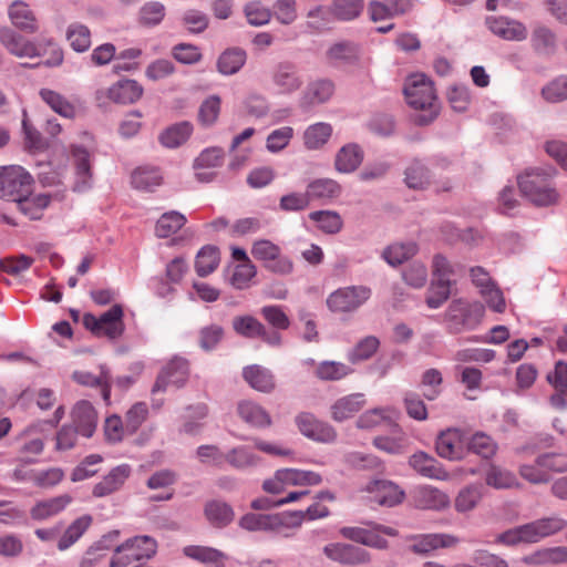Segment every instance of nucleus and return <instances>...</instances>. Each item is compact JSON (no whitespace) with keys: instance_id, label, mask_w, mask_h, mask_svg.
I'll return each instance as SVG.
<instances>
[{"instance_id":"56","label":"nucleus","mask_w":567,"mask_h":567,"mask_svg":"<svg viewBox=\"0 0 567 567\" xmlns=\"http://www.w3.org/2000/svg\"><path fill=\"white\" fill-rule=\"evenodd\" d=\"M373 445L388 454L400 455L406 451L408 439L401 430H398L393 436L380 435L374 437Z\"/></svg>"},{"instance_id":"16","label":"nucleus","mask_w":567,"mask_h":567,"mask_svg":"<svg viewBox=\"0 0 567 567\" xmlns=\"http://www.w3.org/2000/svg\"><path fill=\"white\" fill-rule=\"evenodd\" d=\"M0 42L11 54L18 58H35L41 55L34 42L8 27L0 28Z\"/></svg>"},{"instance_id":"46","label":"nucleus","mask_w":567,"mask_h":567,"mask_svg":"<svg viewBox=\"0 0 567 567\" xmlns=\"http://www.w3.org/2000/svg\"><path fill=\"white\" fill-rule=\"evenodd\" d=\"M184 554L187 557L198 560L200 563H204L210 567H224L225 566V559H226L225 554L218 549L213 548V547L187 546L184 548Z\"/></svg>"},{"instance_id":"25","label":"nucleus","mask_w":567,"mask_h":567,"mask_svg":"<svg viewBox=\"0 0 567 567\" xmlns=\"http://www.w3.org/2000/svg\"><path fill=\"white\" fill-rule=\"evenodd\" d=\"M131 467L127 464H122L110 471L97 484L93 487V495L95 497H105L118 491L128 478Z\"/></svg>"},{"instance_id":"17","label":"nucleus","mask_w":567,"mask_h":567,"mask_svg":"<svg viewBox=\"0 0 567 567\" xmlns=\"http://www.w3.org/2000/svg\"><path fill=\"white\" fill-rule=\"evenodd\" d=\"M409 465L426 478L447 481L451 477L442 463L423 451L412 454L409 458Z\"/></svg>"},{"instance_id":"64","label":"nucleus","mask_w":567,"mask_h":567,"mask_svg":"<svg viewBox=\"0 0 567 567\" xmlns=\"http://www.w3.org/2000/svg\"><path fill=\"white\" fill-rule=\"evenodd\" d=\"M221 100L218 95H210L203 101L198 110V121L203 126L214 125L220 113Z\"/></svg>"},{"instance_id":"10","label":"nucleus","mask_w":567,"mask_h":567,"mask_svg":"<svg viewBox=\"0 0 567 567\" xmlns=\"http://www.w3.org/2000/svg\"><path fill=\"white\" fill-rule=\"evenodd\" d=\"M466 435L460 429H447L442 431L435 441V449L439 456L449 461H460L466 454Z\"/></svg>"},{"instance_id":"42","label":"nucleus","mask_w":567,"mask_h":567,"mask_svg":"<svg viewBox=\"0 0 567 567\" xmlns=\"http://www.w3.org/2000/svg\"><path fill=\"white\" fill-rule=\"evenodd\" d=\"M72 498L69 495H60L50 499L38 502L31 508V517L35 520H43L62 512Z\"/></svg>"},{"instance_id":"38","label":"nucleus","mask_w":567,"mask_h":567,"mask_svg":"<svg viewBox=\"0 0 567 567\" xmlns=\"http://www.w3.org/2000/svg\"><path fill=\"white\" fill-rule=\"evenodd\" d=\"M340 534L354 543L378 548V549H385L388 547V540L381 537L375 530L373 529H365L361 527H342L340 529Z\"/></svg>"},{"instance_id":"19","label":"nucleus","mask_w":567,"mask_h":567,"mask_svg":"<svg viewBox=\"0 0 567 567\" xmlns=\"http://www.w3.org/2000/svg\"><path fill=\"white\" fill-rule=\"evenodd\" d=\"M485 22L493 34L504 40L523 41L527 38V29L519 21L505 17H487Z\"/></svg>"},{"instance_id":"61","label":"nucleus","mask_w":567,"mask_h":567,"mask_svg":"<svg viewBox=\"0 0 567 567\" xmlns=\"http://www.w3.org/2000/svg\"><path fill=\"white\" fill-rule=\"evenodd\" d=\"M454 281H442L441 279H432L427 289L425 302L431 309L440 308L451 295V287Z\"/></svg>"},{"instance_id":"63","label":"nucleus","mask_w":567,"mask_h":567,"mask_svg":"<svg viewBox=\"0 0 567 567\" xmlns=\"http://www.w3.org/2000/svg\"><path fill=\"white\" fill-rule=\"evenodd\" d=\"M233 329L245 338H259L265 333V326L252 316H239L233 319Z\"/></svg>"},{"instance_id":"33","label":"nucleus","mask_w":567,"mask_h":567,"mask_svg":"<svg viewBox=\"0 0 567 567\" xmlns=\"http://www.w3.org/2000/svg\"><path fill=\"white\" fill-rule=\"evenodd\" d=\"M243 377L252 389L259 392L269 393L276 386L271 371L258 364L246 367Z\"/></svg>"},{"instance_id":"14","label":"nucleus","mask_w":567,"mask_h":567,"mask_svg":"<svg viewBox=\"0 0 567 567\" xmlns=\"http://www.w3.org/2000/svg\"><path fill=\"white\" fill-rule=\"evenodd\" d=\"M188 362L183 358H174L158 374L152 392L165 391L169 384L181 388L188 378Z\"/></svg>"},{"instance_id":"4","label":"nucleus","mask_w":567,"mask_h":567,"mask_svg":"<svg viewBox=\"0 0 567 567\" xmlns=\"http://www.w3.org/2000/svg\"><path fill=\"white\" fill-rule=\"evenodd\" d=\"M485 315L484 306L478 301L454 299L444 313V323L450 334H460L475 330Z\"/></svg>"},{"instance_id":"11","label":"nucleus","mask_w":567,"mask_h":567,"mask_svg":"<svg viewBox=\"0 0 567 567\" xmlns=\"http://www.w3.org/2000/svg\"><path fill=\"white\" fill-rule=\"evenodd\" d=\"M270 78L274 86L280 94H293L303 84L297 65L291 61H280L275 64Z\"/></svg>"},{"instance_id":"39","label":"nucleus","mask_w":567,"mask_h":567,"mask_svg":"<svg viewBox=\"0 0 567 567\" xmlns=\"http://www.w3.org/2000/svg\"><path fill=\"white\" fill-rule=\"evenodd\" d=\"M208 415V406L205 403L192 404L186 408V414L183 416L181 433L195 436L203 430L202 421Z\"/></svg>"},{"instance_id":"57","label":"nucleus","mask_w":567,"mask_h":567,"mask_svg":"<svg viewBox=\"0 0 567 567\" xmlns=\"http://www.w3.org/2000/svg\"><path fill=\"white\" fill-rule=\"evenodd\" d=\"M66 40L76 52H85L91 47V31L80 22H73L68 27Z\"/></svg>"},{"instance_id":"2","label":"nucleus","mask_w":567,"mask_h":567,"mask_svg":"<svg viewBox=\"0 0 567 567\" xmlns=\"http://www.w3.org/2000/svg\"><path fill=\"white\" fill-rule=\"evenodd\" d=\"M404 95L408 104L419 114L414 116V122L419 125H429L439 115L440 106L437 103L433 82L422 73L409 76L404 84Z\"/></svg>"},{"instance_id":"35","label":"nucleus","mask_w":567,"mask_h":567,"mask_svg":"<svg viewBox=\"0 0 567 567\" xmlns=\"http://www.w3.org/2000/svg\"><path fill=\"white\" fill-rule=\"evenodd\" d=\"M360 54V45L348 40L336 42L327 50L328 60L334 64H353Z\"/></svg>"},{"instance_id":"15","label":"nucleus","mask_w":567,"mask_h":567,"mask_svg":"<svg viewBox=\"0 0 567 567\" xmlns=\"http://www.w3.org/2000/svg\"><path fill=\"white\" fill-rule=\"evenodd\" d=\"M334 83L329 79H317L308 83L299 99V106L305 111L327 103L334 94Z\"/></svg>"},{"instance_id":"48","label":"nucleus","mask_w":567,"mask_h":567,"mask_svg":"<svg viewBox=\"0 0 567 567\" xmlns=\"http://www.w3.org/2000/svg\"><path fill=\"white\" fill-rule=\"evenodd\" d=\"M417 505L426 509L440 511L450 505L449 496L442 491L432 487L424 486L417 491L416 495Z\"/></svg>"},{"instance_id":"28","label":"nucleus","mask_w":567,"mask_h":567,"mask_svg":"<svg viewBox=\"0 0 567 567\" xmlns=\"http://www.w3.org/2000/svg\"><path fill=\"white\" fill-rule=\"evenodd\" d=\"M367 401L363 393H352L338 399L330 408L331 417L342 422L359 412Z\"/></svg>"},{"instance_id":"49","label":"nucleus","mask_w":567,"mask_h":567,"mask_svg":"<svg viewBox=\"0 0 567 567\" xmlns=\"http://www.w3.org/2000/svg\"><path fill=\"white\" fill-rule=\"evenodd\" d=\"M310 200L332 199L341 194V186L331 178H318L307 185Z\"/></svg>"},{"instance_id":"21","label":"nucleus","mask_w":567,"mask_h":567,"mask_svg":"<svg viewBox=\"0 0 567 567\" xmlns=\"http://www.w3.org/2000/svg\"><path fill=\"white\" fill-rule=\"evenodd\" d=\"M90 153L81 146L72 147V163L75 169V182L73 189L75 192H85L92 185V172L90 164Z\"/></svg>"},{"instance_id":"58","label":"nucleus","mask_w":567,"mask_h":567,"mask_svg":"<svg viewBox=\"0 0 567 567\" xmlns=\"http://www.w3.org/2000/svg\"><path fill=\"white\" fill-rule=\"evenodd\" d=\"M207 519L215 526L223 527L234 519V511L230 505L221 501L209 502L205 507Z\"/></svg>"},{"instance_id":"45","label":"nucleus","mask_w":567,"mask_h":567,"mask_svg":"<svg viewBox=\"0 0 567 567\" xmlns=\"http://www.w3.org/2000/svg\"><path fill=\"white\" fill-rule=\"evenodd\" d=\"M91 515H82L70 524L58 542L59 550L63 551L75 544L92 524Z\"/></svg>"},{"instance_id":"18","label":"nucleus","mask_w":567,"mask_h":567,"mask_svg":"<svg viewBox=\"0 0 567 567\" xmlns=\"http://www.w3.org/2000/svg\"><path fill=\"white\" fill-rule=\"evenodd\" d=\"M239 526L249 532L265 530L278 532L281 527L288 526L285 514H254L248 513L239 520Z\"/></svg>"},{"instance_id":"62","label":"nucleus","mask_w":567,"mask_h":567,"mask_svg":"<svg viewBox=\"0 0 567 567\" xmlns=\"http://www.w3.org/2000/svg\"><path fill=\"white\" fill-rule=\"evenodd\" d=\"M429 169L419 161L412 162L405 169V184L412 189H423L430 183Z\"/></svg>"},{"instance_id":"54","label":"nucleus","mask_w":567,"mask_h":567,"mask_svg":"<svg viewBox=\"0 0 567 567\" xmlns=\"http://www.w3.org/2000/svg\"><path fill=\"white\" fill-rule=\"evenodd\" d=\"M219 265V251L215 246L203 247L195 260V270L199 277L210 275Z\"/></svg>"},{"instance_id":"22","label":"nucleus","mask_w":567,"mask_h":567,"mask_svg":"<svg viewBox=\"0 0 567 567\" xmlns=\"http://www.w3.org/2000/svg\"><path fill=\"white\" fill-rule=\"evenodd\" d=\"M460 539L451 534H424L413 537L411 549L416 554H429L439 548L456 546Z\"/></svg>"},{"instance_id":"37","label":"nucleus","mask_w":567,"mask_h":567,"mask_svg":"<svg viewBox=\"0 0 567 567\" xmlns=\"http://www.w3.org/2000/svg\"><path fill=\"white\" fill-rule=\"evenodd\" d=\"M39 94L53 112L70 120L76 117L79 113L78 106L62 94L50 89H41Z\"/></svg>"},{"instance_id":"3","label":"nucleus","mask_w":567,"mask_h":567,"mask_svg":"<svg viewBox=\"0 0 567 567\" xmlns=\"http://www.w3.org/2000/svg\"><path fill=\"white\" fill-rule=\"evenodd\" d=\"M554 168H528L518 176L519 189L530 203L536 206L556 204L559 194L553 182Z\"/></svg>"},{"instance_id":"7","label":"nucleus","mask_w":567,"mask_h":567,"mask_svg":"<svg viewBox=\"0 0 567 567\" xmlns=\"http://www.w3.org/2000/svg\"><path fill=\"white\" fill-rule=\"evenodd\" d=\"M124 311L121 305H113L107 311L96 317L92 313L83 316V324L96 337H106L111 340L120 338L125 329Z\"/></svg>"},{"instance_id":"52","label":"nucleus","mask_w":567,"mask_h":567,"mask_svg":"<svg viewBox=\"0 0 567 567\" xmlns=\"http://www.w3.org/2000/svg\"><path fill=\"white\" fill-rule=\"evenodd\" d=\"M186 224V217L176 210L164 213L157 220L155 231L159 238H167Z\"/></svg>"},{"instance_id":"50","label":"nucleus","mask_w":567,"mask_h":567,"mask_svg":"<svg viewBox=\"0 0 567 567\" xmlns=\"http://www.w3.org/2000/svg\"><path fill=\"white\" fill-rule=\"evenodd\" d=\"M485 483L496 489L512 488L518 485L513 472L496 464H491L485 474Z\"/></svg>"},{"instance_id":"40","label":"nucleus","mask_w":567,"mask_h":567,"mask_svg":"<svg viewBox=\"0 0 567 567\" xmlns=\"http://www.w3.org/2000/svg\"><path fill=\"white\" fill-rule=\"evenodd\" d=\"M132 185L136 189L153 192L163 183V175L158 167L140 166L131 176Z\"/></svg>"},{"instance_id":"24","label":"nucleus","mask_w":567,"mask_h":567,"mask_svg":"<svg viewBox=\"0 0 567 567\" xmlns=\"http://www.w3.org/2000/svg\"><path fill=\"white\" fill-rule=\"evenodd\" d=\"M72 379L84 386L101 388V394L106 404L111 403V372L105 365H100V374L94 375L89 371H74Z\"/></svg>"},{"instance_id":"30","label":"nucleus","mask_w":567,"mask_h":567,"mask_svg":"<svg viewBox=\"0 0 567 567\" xmlns=\"http://www.w3.org/2000/svg\"><path fill=\"white\" fill-rule=\"evenodd\" d=\"M247 61V53L244 49L234 47L223 51L216 62L217 71L225 75L238 73Z\"/></svg>"},{"instance_id":"47","label":"nucleus","mask_w":567,"mask_h":567,"mask_svg":"<svg viewBox=\"0 0 567 567\" xmlns=\"http://www.w3.org/2000/svg\"><path fill=\"white\" fill-rule=\"evenodd\" d=\"M417 252V245L414 241L396 243L388 246L382 251V258L392 267H396Z\"/></svg>"},{"instance_id":"20","label":"nucleus","mask_w":567,"mask_h":567,"mask_svg":"<svg viewBox=\"0 0 567 567\" xmlns=\"http://www.w3.org/2000/svg\"><path fill=\"white\" fill-rule=\"evenodd\" d=\"M370 499L382 506L392 507L402 502L404 493L390 481L375 480L365 486Z\"/></svg>"},{"instance_id":"53","label":"nucleus","mask_w":567,"mask_h":567,"mask_svg":"<svg viewBox=\"0 0 567 567\" xmlns=\"http://www.w3.org/2000/svg\"><path fill=\"white\" fill-rule=\"evenodd\" d=\"M352 372L347 364L338 361H321L316 364L315 375L322 381H338Z\"/></svg>"},{"instance_id":"26","label":"nucleus","mask_w":567,"mask_h":567,"mask_svg":"<svg viewBox=\"0 0 567 567\" xmlns=\"http://www.w3.org/2000/svg\"><path fill=\"white\" fill-rule=\"evenodd\" d=\"M226 463L237 470L247 471L260 465L262 458L249 445H237L225 454Z\"/></svg>"},{"instance_id":"13","label":"nucleus","mask_w":567,"mask_h":567,"mask_svg":"<svg viewBox=\"0 0 567 567\" xmlns=\"http://www.w3.org/2000/svg\"><path fill=\"white\" fill-rule=\"evenodd\" d=\"M296 424L302 435L313 441L332 443L337 439L336 430L330 424L319 421L311 413H299L296 416Z\"/></svg>"},{"instance_id":"31","label":"nucleus","mask_w":567,"mask_h":567,"mask_svg":"<svg viewBox=\"0 0 567 567\" xmlns=\"http://www.w3.org/2000/svg\"><path fill=\"white\" fill-rule=\"evenodd\" d=\"M363 161V151L355 143H349L342 146L334 161V167L338 172L349 174L354 172Z\"/></svg>"},{"instance_id":"27","label":"nucleus","mask_w":567,"mask_h":567,"mask_svg":"<svg viewBox=\"0 0 567 567\" xmlns=\"http://www.w3.org/2000/svg\"><path fill=\"white\" fill-rule=\"evenodd\" d=\"M118 535V530L110 532L90 546L80 561V567H95L113 549Z\"/></svg>"},{"instance_id":"34","label":"nucleus","mask_w":567,"mask_h":567,"mask_svg":"<svg viewBox=\"0 0 567 567\" xmlns=\"http://www.w3.org/2000/svg\"><path fill=\"white\" fill-rule=\"evenodd\" d=\"M237 412L240 419L252 427H268L272 423L269 413L252 401L239 402Z\"/></svg>"},{"instance_id":"60","label":"nucleus","mask_w":567,"mask_h":567,"mask_svg":"<svg viewBox=\"0 0 567 567\" xmlns=\"http://www.w3.org/2000/svg\"><path fill=\"white\" fill-rule=\"evenodd\" d=\"M380 341L374 336H368L361 339L349 352L348 360L355 364L370 359L379 349Z\"/></svg>"},{"instance_id":"9","label":"nucleus","mask_w":567,"mask_h":567,"mask_svg":"<svg viewBox=\"0 0 567 567\" xmlns=\"http://www.w3.org/2000/svg\"><path fill=\"white\" fill-rule=\"evenodd\" d=\"M371 297V289L365 286L340 288L327 299L328 308L333 312H352Z\"/></svg>"},{"instance_id":"55","label":"nucleus","mask_w":567,"mask_h":567,"mask_svg":"<svg viewBox=\"0 0 567 567\" xmlns=\"http://www.w3.org/2000/svg\"><path fill=\"white\" fill-rule=\"evenodd\" d=\"M483 497V486L472 484L462 488L455 498V509L458 513H466L474 509Z\"/></svg>"},{"instance_id":"6","label":"nucleus","mask_w":567,"mask_h":567,"mask_svg":"<svg viewBox=\"0 0 567 567\" xmlns=\"http://www.w3.org/2000/svg\"><path fill=\"white\" fill-rule=\"evenodd\" d=\"M251 256L262 267L276 275L287 276L293 271L292 260L282 254L281 248L269 239H258L251 246Z\"/></svg>"},{"instance_id":"41","label":"nucleus","mask_w":567,"mask_h":567,"mask_svg":"<svg viewBox=\"0 0 567 567\" xmlns=\"http://www.w3.org/2000/svg\"><path fill=\"white\" fill-rule=\"evenodd\" d=\"M530 44L538 54L551 55L557 48L556 34L548 27L538 24L533 29Z\"/></svg>"},{"instance_id":"51","label":"nucleus","mask_w":567,"mask_h":567,"mask_svg":"<svg viewBox=\"0 0 567 567\" xmlns=\"http://www.w3.org/2000/svg\"><path fill=\"white\" fill-rule=\"evenodd\" d=\"M497 443L484 432H476L470 439L466 437L467 451L483 458L493 457L497 452Z\"/></svg>"},{"instance_id":"59","label":"nucleus","mask_w":567,"mask_h":567,"mask_svg":"<svg viewBox=\"0 0 567 567\" xmlns=\"http://www.w3.org/2000/svg\"><path fill=\"white\" fill-rule=\"evenodd\" d=\"M332 127L328 123L319 122L310 125L303 133L305 145L309 150H317L326 144L331 136Z\"/></svg>"},{"instance_id":"32","label":"nucleus","mask_w":567,"mask_h":567,"mask_svg":"<svg viewBox=\"0 0 567 567\" xmlns=\"http://www.w3.org/2000/svg\"><path fill=\"white\" fill-rule=\"evenodd\" d=\"M9 18L14 27L27 33L38 31V21L27 3L14 1L9 7Z\"/></svg>"},{"instance_id":"12","label":"nucleus","mask_w":567,"mask_h":567,"mask_svg":"<svg viewBox=\"0 0 567 567\" xmlns=\"http://www.w3.org/2000/svg\"><path fill=\"white\" fill-rule=\"evenodd\" d=\"M323 554L331 560L347 566L369 564L371 555L368 550L346 543H331L323 547Z\"/></svg>"},{"instance_id":"23","label":"nucleus","mask_w":567,"mask_h":567,"mask_svg":"<svg viewBox=\"0 0 567 567\" xmlns=\"http://www.w3.org/2000/svg\"><path fill=\"white\" fill-rule=\"evenodd\" d=\"M72 420L81 435L91 437L97 425V413L91 402L82 400L74 405Z\"/></svg>"},{"instance_id":"5","label":"nucleus","mask_w":567,"mask_h":567,"mask_svg":"<svg viewBox=\"0 0 567 567\" xmlns=\"http://www.w3.org/2000/svg\"><path fill=\"white\" fill-rule=\"evenodd\" d=\"M113 548L115 555L110 561V567H136L137 561L150 559L155 555L157 544L150 536H135Z\"/></svg>"},{"instance_id":"36","label":"nucleus","mask_w":567,"mask_h":567,"mask_svg":"<svg viewBox=\"0 0 567 567\" xmlns=\"http://www.w3.org/2000/svg\"><path fill=\"white\" fill-rule=\"evenodd\" d=\"M193 130V124L188 121L175 123L158 135V141L166 148H177L189 138Z\"/></svg>"},{"instance_id":"43","label":"nucleus","mask_w":567,"mask_h":567,"mask_svg":"<svg viewBox=\"0 0 567 567\" xmlns=\"http://www.w3.org/2000/svg\"><path fill=\"white\" fill-rule=\"evenodd\" d=\"M51 197L48 194H39L35 196L27 195L17 204V208L28 218L32 220L40 219L44 209L49 206Z\"/></svg>"},{"instance_id":"8","label":"nucleus","mask_w":567,"mask_h":567,"mask_svg":"<svg viewBox=\"0 0 567 567\" xmlns=\"http://www.w3.org/2000/svg\"><path fill=\"white\" fill-rule=\"evenodd\" d=\"M31 175L21 166L0 167V197L17 204L31 194Z\"/></svg>"},{"instance_id":"29","label":"nucleus","mask_w":567,"mask_h":567,"mask_svg":"<svg viewBox=\"0 0 567 567\" xmlns=\"http://www.w3.org/2000/svg\"><path fill=\"white\" fill-rule=\"evenodd\" d=\"M143 87L134 80H121L107 90V97L120 104H131L140 100Z\"/></svg>"},{"instance_id":"1","label":"nucleus","mask_w":567,"mask_h":567,"mask_svg":"<svg viewBox=\"0 0 567 567\" xmlns=\"http://www.w3.org/2000/svg\"><path fill=\"white\" fill-rule=\"evenodd\" d=\"M567 527V520L558 515L542 517L533 522L509 528L495 538V543L505 546L536 544L556 535Z\"/></svg>"},{"instance_id":"44","label":"nucleus","mask_w":567,"mask_h":567,"mask_svg":"<svg viewBox=\"0 0 567 567\" xmlns=\"http://www.w3.org/2000/svg\"><path fill=\"white\" fill-rule=\"evenodd\" d=\"M317 228L327 235H336L343 227V220L339 213L334 210H316L308 215Z\"/></svg>"}]
</instances>
